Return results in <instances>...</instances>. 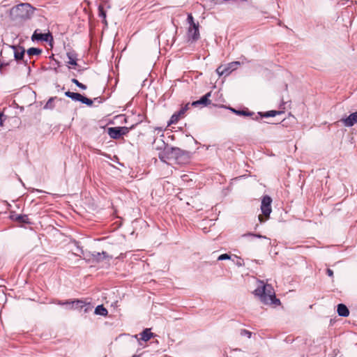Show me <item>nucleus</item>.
<instances>
[{
  "instance_id": "a878e982",
  "label": "nucleus",
  "mask_w": 357,
  "mask_h": 357,
  "mask_svg": "<svg viewBox=\"0 0 357 357\" xmlns=\"http://www.w3.org/2000/svg\"><path fill=\"white\" fill-rule=\"evenodd\" d=\"M27 217L26 215H18L17 218H16V220L19 222H26V220H27Z\"/></svg>"
},
{
  "instance_id": "f8f14e48",
  "label": "nucleus",
  "mask_w": 357,
  "mask_h": 357,
  "mask_svg": "<svg viewBox=\"0 0 357 357\" xmlns=\"http://www.w3.org/2000/svg\"><path fill=\"white\" fill-rule=\"evenodd\" d=\"M184 109H180L178 112H175L168 121V126L176 124L183 116Z\"/></svg>"
},
{
  "instance_id": "a211bd4d",
  "label": "nucleus",
  "mask_w": 357,
  "mask_h": 357,
  "mask_svg": "<svg viewBox=\"0 0 357 357\" xmlns=\"http://www.w3.org/2000/svg\"><path fill=\"white\" fill-rule=\"evenodd\" d=\"M107 310L102 305H98L95 309V314H96L107 316Z\"/></svg>"
},
{
  "instance_id": "9d476101",
  "label": "nucleus",
  "mask_w": 357,
  "mask_h": 357,
  "mask_svg": "<svg viewBox=\"0 0 357 357\" xmlns=\"http://www.w3.org/2000/svg\"><path fill=\"white\" fill-rule=\"evenodd\" d=\"M51 37V34L48 33H41L38 32V30L36 29L33 34L31 36L32 40H42V41H47L49 38Z\"/></svg>"
},
{
  "instance_id": "c85d7f7f",
  "label": "nucleus",
  "mask_w": 357,
  "mask_h": 357,
  "mask_svg": "<svg viewBox=\"0 0 357 357\" xmlns=\"http://www.w3.org/2000/svg\"><path fill=\"white\" fill-rule=\"evenodd\" d=\"M181 151L179 149H173L172 153L174 155H179Z\"/></svg>"
},
{
  "instance_id": "ddd939ff",
  "label": "nucleus",
  "mask_w": 357,
  "mask_h": 357,
  "mask_svg": "<svg viewBox=\"0 0 357 357\" xmlns=\"http://www.w3.org/2000/svg\"><path fill=\"white\" fill-rule=\"evenodd\" d=\"M108 135L112 139H117L121 137L120 130L118 127H111L107 130Z\"/></svg>"
},
{
  "instance_id": "20e7f679",
  "label": "nucleus",
  "mask_w": 357,
  "mask_h": 357,
  "mask_svg": "<svg viewBox=\"0 0 357 357\" xmlns=\"http://www.w3.org/2000/svg\"><path fill=\"white\" fill-rule=\"evenodd\" d=\"M271 202H272V199L268 195H266L262 198L261 210L263 213V215L265 217V220L263 218V217L261 215H259V220L261 222H264L266 220H267L269 218L270 213L272 211Z\"/></svg>"
},
{
  "instance_id": "6ab92c4d",
  "label": "nucleus",
  "mask_w": 357,
  "mask_h": 357,
  "mask_svg": "<svg viewBox=\"0 0 357 357\" xmlns=\"http://www.w3.org/2000/svg\"><path fill=\"white\" fill-rule=\"evenodd\" d=\"M231 111L234 114H236L237 115H239V116H252V115L254 114L253 112H250L248 109H246V110H237V109H231Z\"/></svg>"
},
{
  "instance_id": "aec40b11",
  "label": "nucleus",
  "mask_w": 357,
  "mask_h": 357,
  "mask_svg": "<svg viewBox=\"0 0 357 357\" xmlns=\"http://www.w3.org/2000/svg\"><path fill=\"white\" fill-rule=\"evenodd\" d=\"M42 53V50L36 47H31L27 50V54L29 56L33 55H39Z\"/></svg>"
},
{
  "instance_id": "393cba45",
  "label": "nucleus",
  "mask_w": 357,
  "mask_h": 357,
  "mask_svg": "<svg viewBox=\"0 0 357 357\" xmlns=\"http://www.w3.org/2000/svg\"><path fill=\"white\" fill-rule=\"evenodd\" d=\"M69 301L70 300H68V301H54V303L57 304V305H67L68 307H69Z\"/></svg>"
},
{
  "instance_id": "5701e85b",
  "label": "nucleus",
  "mask_w": 357,
  "mask_h": 357,
  "mask_svg": "<svg viewBox=\"0 0 357 357\" xmlns=\"http://www.w3.org/2000/svg\"><path fill=\"white\" fill-rule=\"evenodd\" d=\"M72 82L75 84L79 88L85 90L86 89V86L79 82L77 79L73 78L72 79Z\"/></svg>"
},
{
  "instance_id": "cd10ccee",
  "label": "nucleus",
  "mask_w": 357,
  "mask_h": 357,
  "mask_svg": "<svg viewBox=\"0 0 357 357\" xmlns=\"http://www.w3.org/2000/svg\"><path fill=\"white\" fill-rule=\"evenodd\" d=\"M241 335H248V337H250L252 333L245 329H243L241 331Z\"/></svg>"
},
{
  "instance_id": "bb28decb",
  "label": "nucleus",
  "mask_w": 357,
  "mask_h": 357,
  "mask_svg": "<svg viewBox=\"0 0 357 357\" xmlns=\"http://www.w3.org/2000/svg\"><path fill=\"white\" fill-rule=\"evenodd\" d=\"M231 257L228 254H222L218 257V260H225L229 259Z\"/></svg>"
},
{
  "instance_id": "39448f33",
  "label": "nucleus",
  "mask_w": 357,
  "mask_h": 357,
  "mask_svg": "<svg viewBox=\"0 0 357 357\" xmlns=\"http://www.w3.org/2000/svg\"><path fill=\"white\" fill-rule=\"evenodd\" d=\"M241 65L239 61H233L227 65H221L216 69V73L220 75H229L232 71L238 68Z\"/></svg>"
},
{
  "instance_id": "473e14b6",
  "label": "nucleus",
  "mask_w": 357,
  "mask_h": 357,
  "mask_svg": "<svg viewBox=\"0 0 357 357\" xmlns=\"http://www.w3.org/2000/svg\"><path fill=\"white\" fill-rule=\"evenodd\" d=\"M52 101V99H50L47 102V104L45 105V107L47 108L48 107V105L50 104V102Z\"/></svg>"
},
{
  "instance_id": "2f4dec72",
  "label": "nucleus",
  "mask_w": 357,
  "mask_h": 357,
  "mask_svg": "<svg viewBox=\"0 0 357 357\" xmlns=\"http://www.w3.org/2000/svg\"><path fill=\"white\" fill-rule=\"evenodd\" d=\"M3 113H0V126H3V120H2V116H3Z\"/></svg>"
},
{
  "instance_id": "4be33fe9",
  "label": "nucleus",
  "mask_w": 357,
  "mask_h": 357,
  "mask_svg": "<svg viewBox=\"0 0 357 357\" xmlns=\"http://www.w3.org/2000/svg\"><path fill=\"white\" fill-rule=\"evenodd\" d=\"M280 114H282L280 111L271 110L264 113L261 116L264 117H273Z\"/></svg>"
},
{
  "instance_id": "72a5a7b5",
  "label": "nucleus",
  "mask_w": 357,
  "mask_h": 357,
  "mask_svg": "<svg viewBox=\"0 0 357 357\" xmlns=\"http://www.w3.org/2000/svg\"><path fill=\"white\" fill-rule=\"evenodd\" d=\"M255 236L258 237V238H264V236H262L261 235H259V234L255 235Z\"/></svg>"
},
{
  "instance_id": "9b49d317",
  "label": "nucleus",
  "mask_w": 357,
  "mask_h": 357,
  "mask_svg": "<svg viewBox=\"0 0 357 357\" xmlns=\"http://www.w3.org/2000/svg\"><path fill=\"white\" fill-rule=\"evenodd\" d=\"M13 50V54L15 59L17 61L22 59L24 55L25 50L20 46H11Z\"/></svg>"
},
{
  "instance_id": "f257e3e1",
  "label": "nucleus",
  "mask_w": 357,
  "mask_h": 357,
  "mask_svg": "<svg viewBox=\"0 0 357 357\" xmlns=\"http://www.w3.org/2000/svg\"><path fill=\"white\" fill-rule=\"evenodd\" d=\"M255 294L259 296L261 301L265 305L275 307L281 304L280 301L275 297L273 287L270 284H264L263 281L259 282L258 287L255 290Z\"/></svg>"
},
{
  "instance_id": "423d86ee",
  "label": "nucleus",
  "mask_w": 357,
  "mask_h": 357,
  "mask_svg": "<svg viewBox=\"0 0 357 357\" xmlns=\"http://www.w3.org/2000/svg\"><path fill=\"white\" fill-rule=\"evenodd\" d=\"M65 95L75 101L81 102L84 104H86L88 106H91L93 105L92 100L83 96L79 93H75L68 91L65 93Z\"/></svg>"
},
{
  "instance_id": "4468645a",
  "label": "nucleus",
  "mask_w": 357,
  "mask_h": 357,
  "mask_svg": "<svg viewBox=\"0 0 357 357\" xmlns=\"http://www.w3.org/2000/svg\"><path fill=\"white\" fill-rule=\"evenodd\" d=\"M98 16L102 19V22L104 23V24L107 26V21L106 20L107 17V11L105 8V6L102 4H100L98 8Z\"/></svg>"
},
{
  "instance_id": "0eeeda50",
  "label": "nucleus",
  "mask_w": 357,
  "mask_h": 357,
  "mask_svg": "<svg viewBox=\"0 0 357 357\" xmlns=\"http://www.w3.org/2000/svg\"><path fill=\"white\" fill-rule=\"evenodd\" d=\"M87 304L88 303L84 300H80V299L70 300L68 309H70V310H81L84 306H86Z\"/></svg>"
},
{
  "instance_id": "2eb2a0df",
  "label": "nucleus",
  "mask_w": 357,
  "mask_h": 357,
  "mask_svg": "<svg viewBox=\"0 0 357 357\" xmlns=\"http://www.w3.org/2000/svg\"><path fill=\"white\" fill-rule=\"evenodd\" d=\"M67 56L69 59V61L67 62L68 64L72 65V66H77V54L75 51H70L67 52Z\"/></svg>"
},
{
  "instance_id": "f704fd0d",
  "label": "nucleus",
  "mask_w": 357,
  "mask_h": 357,
  "mask_svg": "<svg viewBox=\"0 0 357 357\" xmlns=\"http://www.w3.org/2000/svg\"><path fill=\"white\" fill-rule=\"evenodd\" d=\"M132 357H139V355H134Z\"/></svg>"
},
{
  "instance_id": "dca6fc26",
  "label": "nucleus",
  "mask_w": 357,
  "mask_h": 357,
  "mask_svg": "<svg viewBox=\"0 0 357 357\" xmlns=\"http://www.w3.org/2000/svg\"><path fill=\"white\" fill-rule=\"evenodd\" d=\"M337 312L340 316L342 317H348L349 314V311L347 308V307L344 304H338Z\"/></svg>"
},
{
  "instance_id": "6e6552de",
  "label": "nucleus",
  "mask_w": 357,
  "mask_h": 357,
  "mask_svg": "<svg viewBox=\"0 0 357 357\" xmlns=\"http://www.w3.org/2000/svg\"><path fill=\"white\" fill-rule=\"evenodd\" d=\"M211 96V92H208L206 94H205L204 96H202L199 100L194 101L191 105L192 106H197L199 105L207 106L209 104H211V100H209V97Z\"/></svg>"
},
{
  "instance_id": "7c9ffc66",
  "label": "nucleus",
  "mask_w": 357,
  "mask_h": 357,
  "mask_svg": "<svg viewBox=\"0 0 357 357\" xmlns=\"http://www.w3.org/2000/svg\"><path fill=\"white\" fill-rule=\"evenodd\" d=\"M326 273H327V275H328L329 277H333V271L331 269H330V268H328V269L326 270Z\"/></svg>"
},
{
  "instance_id": "f03ea898",
  "label": "nucleus",
  "mask_w": 357,
  "mask_h": 357,
  "mask_svg": "<svg viewBox=\"0 0 357 357\" xmlns=\"http://www.w3.org/2000/svg\"><path fill=\"white\" fill-rule=\"evenodd\" d=\"M33 8L29 3H21L10 9V14L14 20H25L33 15Z\"/></svg>"
},
{
  "instance_id": "412c9836",
  "label": "nucleus",
  "mask_w": 357,
  "mask_h": 357,
  "mask_svg": "<svg viewBox=\"0 0 357 357\" xmlns=\"http://www.w3.org/2000/svg\"><path fill=\"white\" fill-rule=\"evenodd\" d=\"M9 62L7 61L3 55V52H1V56H0V71L1 73H3V68L9 65Z\"/></svg>"
},
{
  "instance_id": "7ed1b4c3",
  "label": "nucleus",
  "mask_w": 357,
  "mask_h": 357,
  "mask_svg": "<svg viewBox=\"0 0 357 357\" xmlns=\"http://www.w3.org/2000/svg\"><path fill=\"white\" fill-rule=\"evenodd\" d=\"M187 22L189 24L187 32L188 40V41L195 42L200 38L199 24L198 22H195L191 13L188 15Z\"/></svg>"
},
{
  "instance_id": "f3484780",
  "label": "nucleus",
  "mask_w": 357,
  "mask_h": 357,
  "mask_svg": "<svg viewBox=\"0 0 357 357\" xmlns=\"http://www.w3.org/2000/svg\"><path fill=\"white\" fill-rule=\"evenodd\" d=\"M141 339L144 341L147 342L149 341L151 337H153V333L151 332L150 328H146L141 333Z\"/></svg>"
},
{
  "instance_id": "c756f323",
  "label": "nucleus",
  "mask_w": 357,
  "mask_h": 357,
  "mask_svg": "<svg viewBox=\"0 0 357 357\" xmlns=\"http://www.w3.org/2000/svg\"><path fill=\"white\" fill-rule=\"evenodd\" d=\"M190 108V103L186 104L183 107H182L181 109H184L183 111V115L185 114V112Z\"/></svg>"
},
{
  "instance_id": "b1692460",
  "label": "nucleus",
  "mask_w": 357,
  "mask_h": 357,
  "mask_svg": "<svg viewBox=\"0 0 357 357\" xmlns=\"http://www.w3.org/2000/svg\"><path fill=\"white\" fill-rule=\"evenodd\" d=\"M118 128L120 130L121 136H123V135H126L129 132V130L132 128V126L130 127V128L128 127H118Z\"/></svg>"
},
{
  "instance_id": "1a4fd4ad",
  "label": "nucleus",
  "mask_w": 357,
  "mask_h": 357,
  "mask_svg": "<svg viewBox=\"0 0 357 357\" xmlns=\"http://www.w3.org/2000/svg\"><path fill=\"white\" fill-rule=\"evenodd\" d=\"M344 125L347 127L354 126L357 123V112L351 114L348 117L341 120Z\"/></svg>"
}]
</instances>
